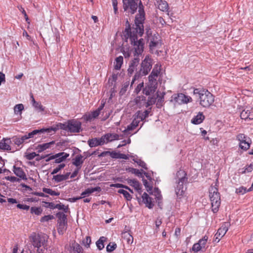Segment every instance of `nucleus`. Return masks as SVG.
Returning <instances> with one entry per match:
<instances>
[{"label":"nucleus","instance_id":"1","mask_svg":"<svg viewBox=\"0 0 253 253\" xmlns=\"http://www.w3.org/2000/svg\"><path fill=\"white\" fill-rule=\"evenodd\" d=\"M124 34L126 38L129 39L130 43L133 47L134 56H139L141 55L144 48V40L142 38L138 40L137 36L135 35L133 33H131L130 24L128 20L126 22V27Z\"/></svg>","mask_w":253,"mask_h":253},{"label":"nucleus","instance_id":"2","mask_svg":"<svg viewBox=\"0 0 253 253\" xmlns=\"http://www.w3.org/2000/svg\"><path fill=\"white\" fill-rule=\"evenodd\" d=\"M193 94L199 101V104L203 107L209 108L214 102V96L206 88H194Z\"/></svg>","mask_w":253,"mask_h":253},{"label":"nucleus","instance_id":"3","mask_svg":"<svg viewBox=\"0 0 253 253\" xmlns=\"http://www.w3.org/2000/svg\"><path fill=\"white\" fill-rule=\"evenodd\" d=\"M176 186L175 187V192L178 198L183 197L186 188L184 187V184L188 182L187 173L183 170H179L176 172Z\"/></svg>","mask_w":253,"mask_h":253},{"label":"nucleus","instance_id":"4","mask_svg":"<svg viewBox=\"0 0 253 253\" xmlns=\"http://www.w3.org/2000/svg\"><path fill=\"white\" fill-rule=\"evenodd\" d=\"M152 61L149 55H146L144 60H142L140 68L139 71H136L131 82L132 84L134 82L141 77L147 75L152 69Z\"/></svg>","mask_w":253,"mask_h":253},{"label":"nucleus","instance_id":"5","mask_svg":"<svg viewBox=\"0 0 253 253\" xmlns=\"http://www.w3.org/2000/svg\"><path fill=\"white\" fill-rule=\"evenodd\" d=\"M217 185L211 186L209 189V197L211 201V211L216 213L221 204L220 195L217 187Z\"/></svg>","mask_w":253,"mask_h":253},{"label":"nucleus","instance_id":"6","mask_svg":"<svg viewBox=\"0 0 253 253\" xmlns=\"http://www.w3.org/2000/svg\"><path fill=\"white\" fill-rule=\"evenodd\" d=\"M237 140L239 141V147L244 150H248L252 143L251 139L243 133H240L237 135Z\"/></svg>","mask_w":253,"mask_h":253},{"label":"nucleus","instance_id":"7","mask_svg":"<svg viewBox=\"0 0 253 253\" xmlns=\"http://www.w3.org/2000/svg\"><path fill=\"white\" fill-rule=\"evenodd\" d=\"M138 0H123L124 11L131 14H134L137 9Z\"/></svg>","mask_w":253,"mask_h":253},{"label":"nucleus","instance_id":"8","mask_svg":"<svg viewBox=\"0 0 253 253\" xmlns=\"http://www.w3.org/2000/svg\"><path fill=\"white\" fill-rule=\"evenodd\" d=\"M192 100V98L190 96L186 95L182 93L175 94L171 96V101H174L175 103L179 105L187 104L191 102Z\"/></svg>","mask_w":253,"mask_h":253},{"label":"nucleus","instance_id":"9","mask_svg":"<svg viewBox=\"0 0 253 253\" xmlns=\"http://www.w3.org/2000/svg\"><path fill=\"white\" fill-rule=\"evenodd\" d=\"M147 42H149V47L150 50H152L159 46H161V39L158 34L156 33L153 35H149L148 38H147Z\"/></svg>","mask_w":253,"mask_h":253},{"label":"nucleus","instance_id":"10","mask_svg":"<svg viewBox=\"0 0 253 253\" xmlns=\"http://www.w3.org/2000/svg\"><path fill=\"white\" fill-rule=\"evenodd\" d=\"M68 131L73 133H78L82 130L81 122L73 119L68 120Z\"/></svg>","mask_w":253,"mask_h":253},{"label":"nucleus","instance_id":"11","mask_svg":"<svg viewBox=\"0 0 253 253\" xmlns=\"http://www.w3.org/2000/svg\"><path fill=\"white\" fill-rule=\"evenodd\" d=\"M228 223H225L218 230L213 238V242L218 243L221 238L223 237L228 230Z\"/></svg>","mask_w":253,"mask_h":253},{"label":"nucleus","instance_id":"12","mask_svg":"<svg viewBox=\"0 0 253 253\" xmlns=\"http://www.w3.org/2000/svg\"><path fill=\"white\" fill-rule=\"evenodd\" d=\"M130 31L131 33H133L135 35L141 37L144 33V26L143 24H134L132 27L130 26Z\"/></svg>","mask_w":253,"mask_h":253},{"label":"nucleus","instance_id":"13","mask_svg":"<svg viewBox=\"0 0 253 253\" xmlns=\"http://www.w3.org/2000/svg\"><path fill=\"white\" fill-rule=\"evenodd\" d=\"M157 98L154 95L150 96L148 97L147 100L144 96L142 97L141 102L140 103H144L143 106L146 108H149V107L156 102Z\"/></svg>","mask_w":253,"mask_h":253},{"label":"nucleus","instance_id":"14","mask_svg":"<svg viewBox=\"0 0 253 253\" xmlns=\"http://www.w3.org/2000/svg\"><path fill=\"white\" fill-rule=\"evenodd\" d=\"M105 143V139L103 137L100 138H94L89 139L88 144L90 147H94L99 145H102Z\"/></svg>","mask_w":253,"mask_h":253},{"label":"nucleus","instance_id":"15","mask_svg":"<svg viewBox=\"0 0 253 253\" xmlns=\"http://www.w3.org/2000/svg\"><path fill=\"white\" fill-rule=\"evenodd\" d=\"M13 171L20 179H22L25 180L27 179L26 173L21 168L17 167L15 165H14L13 166Z\"/></svg>","mask_w":253,"mask_h":253},{"label":"nucleus","instance_id":"16","mask_svg":"<svg viewBox=\"0 0 253 253\" xmlns=\"http://www.w3.org/2000/svg\"><path fill=\"white\" fill-rule=\"evenodd\" d=\"M31 241L33 246L35 248H39L41 247L42 244L43 245L41 236L39 235H36L35 233L31 235Z\"/></svg>","mask_w":253,"mask_h":253},{"label":"nucleus","instance_id":"17","mask_svg":"<svg viewBox=\"0 0 253 253\" xmlns=\"http://www.w3.org/2000/svg\"><path fill=\"white\" fill-rule=\"evenodd\" d=\"M240 117L242 120H253V111L245 109L240 113Z\"/></svg>","mask_w":253,"mask_h":253},{"label":"nucleus","instance_id":"18","mask_svg":"<svg viewBox=\"0 0 253 253\" xmlns=\"http://www.w3.org/2000/svg\"><path fill=\"white\" fill-rule=\"evenodd\" d=\"M142 202L144 203L146 207L149 209H152L154 206V204L152 202V198L150 197L148 194L144 192L142 195Z\"/></svg>","mask_w":253,"mask_h":253},{"label":"nucleus","instance_id":"19","mask_svg":"<svg viewBox=\"0 0 253 253\" xmlns=\"http://www.w3.org/2000/svg\"><path fill=\"white\" fill-rule=\"evenodd\" d=\"M157 88L156 84H149L147 86L143 88V93L146 95H149L151 94H153Z\"/></svg>","mask_w":253,"mask_h":253},{"label":"nucleus","instance_id":"20","mask_svg":"<svg viewBox=\"0 0 253 253\" xmlns=\"http://www.w3.org/2000/svg\"><path fill=\"white\" fill-rule=\"evenodd\" d=\"M127 183L130 185L131 186H132L134 187V188L138 191V192L139 193V194H141V187L140 183L138 181H137L136 179H126Z\"/></svg>","mask_w":253,"mask_h":253},{"label":"nucleus","instance_id":"21","mask_svg":"<svg viewBox=\"0 0 253 253\" xmlns=\"http://www.w3.org/2000/svg\"><path fill=\"white\" fill-rule=\"evenodd\" d=\"M205 119V117L203 113L199 112L196 116H194L192 119L191 123L194 125H199L203 123Z\"/></svg>","mask_w":253,"mask_h":253},{"label":"nucleus","instance_id":"22","mask_svg":"<svg viewBox=\"0 0 253 253\" xmlns=\"http://www.w3.org/2000/svg\"><path fill=\"white\" fill-rule=\"evenodd\" d=\"M87 158L85 157L84 159L83 156L81 154L76 156L75 158L72 160V164L77 168H81L82 165L84 163V160Z\"/></svg>","mask_w":253,"mask_h":253},{"label":"nucleus","instance_id":"23","mask_svg":"<svg viewBox=\"0 0 253 253\" xmlns=\"http://www.w3.org/2000/svg\"><path fill=\"white\" fill-rule=\"evenodd\" d=\"M11 142L9 138H3L0 141V149L10 151L11 150L9 143Z\"/></svg>","mask_w":253,"mask_h":253},{"label":"nucleus","instance_id":"24","mask_svg":"<svg viewBox=\"0 0 253 253\" xmlns=\"http://www.w3.org/2000/svg\"><path fill=\"white\" fill-rule=\"evenodd\" d=\"M55 144V141H51L49 142L43 143L42 144H39L36 148L37 152L40 153L43 151L48 149L51 147L52 145Z\"/></svg>","mask_w":253,"mask_h":253},{"label":"nucleus","instance_id":"25","mask_svg":"<svg viewBox=\"0 0 253 253\" xmlns=\"http://www.w3.org/2000/svg\"><path fill=\"white\" fill-rule=\"evenodd\" d=\"M56 216L58 218L57 225L67 224V215L63 212H58L56 214Z\"/></svg>","mask_w":253,"mask_h":253},{"label":"nucleus","instance_id":"26","mask_svg":"<svg viewBox=\"0 0 253 253\" xmlns=\"http://www.w3.org/2000/svg\"><path fill=\"white\" fill-rule=\"evenodd\" d=\"M166 94L165 92H163L162 93L159 94V92L157 91L156 93V106L158 108H161L163 106L164 102V96Z\"/></svg>","mask_w":253,"mask_h":253},{"label":"nucleus","instance_id":"27","mask_svg":"<svg viewBox=\"0 0 253 253\" xmlns=\"http://www.w3.org/2000/svg\"><path fill=\"white\" fill-rule=\"evenodd\" d=\"M101 191V189L99 186H97L93 188H88L81 193V197H83V198L85 197L86 195H88L89 194H91L94 192H100Z\"/></svg>","mask_w":253,"mask_h":253},{"label":"nucleus","instance_id":"28","mask_svg":"<svg viewBox=\"0 0 253 253\" xmlns=\"http://www.w3.org/2000/svg\"><path fill=\"white\" fill-rule=\"evenodd\" d=\"M58 154H60V155L55 159L54 163L56 164L61 163L69 156V154L65 152H60Z\"/></svg>","mask_w":253,"mask_h":253},{"label":"nucleus","instance_id":"29","mask_svg":"<svg viewBox=\"0 0 253 253\" xmlns=\"http://www.w3.org/2000/svg\"><path fill=\"white\" fill-rule=\"evenodd\" d=\"M120 135L117 133H107L104 135V138H106L107 142H111L114 140H119Z\"/></svg>","mask_w":253,"mask_h":253},{"label":"nucleus","instance_id":"30","mask_svg":"<svg viewBox=\"0 0 253 253\" xmlns=\"http://www.w3.org/2000/svg\"><path fill=\"white\" fill-rule=\"evenodd\" d=\"M107 238L104 236H101L96 241V245L97 249L101 251L104 248V242H106Z\"/></svg>","mask_w":253,"mask_h":253},{"label":"nucleus","instance_id":"31","mask_svg":"<svg viewBox=\"0 0 253 253\" xmlns=\"http://www.w3.org/2000/svg\"><path fill=\"white\" fill-rule=\"evenodd\" d=\"M139 124V121L135 120L132 121V122L127 126L126 128L123 131V132L126 133L128 131L132 130L135 128Z\"/></svg>","mask_w":253,"mask_h":253},{"label":"nucleus","instance_id":"32","mask_svg":"<svg viewBox=\"0 0 253 253\" xmlns=\"http://www.w3.org/2000/svg\"><path fill=\"white\" fill-rule=\"evenodd\" d=\"M156 5H158V8L162 11H168L169 10L168 3L167 1L165 0H163Z\"/></svg>","mask_w":253,"mask_h":253},{"label":"nucleus","instance_id":"33","mask_svg":"<svg viewBox=\"0 0 253 253\" xmlns=\"http://www.w3.org/2000/svg\"><path fill=\"white\" fill-rule=\"evenodd\" d=\"M71 248L75 253H79L83 249L82 247L75 241L72 243Z\"/></svg>","mask_w":253,"mask_h":253},{"label":"nucleus","instance_id":"34","mask_svg":"<svg viewBox=\"0 0 253 253\" xmlns=\"http://www.w3.org/2000/svg\"><path fill=\"white\" fill-rule=\"evenodd\" d=\"M152 110V107H149L147 110H145L142 113L139 114L137 117L139 118L141 121H144L146 118H147Z\"/></svg>","mask_w":253,"mask_h":253},{"label":"nucleus","instance_id":"35","mask_svg":"<svg viewBox=\"0 0 253 253\" xmlns=\"http://www.w3.org/2000/svg\"><path fill=\"white\" fill-rule=\"evenodd\" d=\"M24 109V107L23 104H16L14 107V112L16 115H20V116L22 114V111Z\"/></svg>","mask_w":253,"mask_h":253},{"label":"nucleus","instance_id":"36","mask_svg":"<svg viewBox=\"0 0 253 253\" xmlns=\"http://www.w3.org/2000/svg\"><path fill=\"white\" fill-rule=\"evenodd\" d=\"M123 57L122 56H120L116 58V64L114 66V68L116 70H120L121 69L123 63Z\"/></svg>","mask_w":253,"mask_h":253},{"label":"nucleus","instance_id":"37","mask_svg":"<svg viewBox=\"0 0 253 253\" xmlns=\"http://www.w3.org/2000/svg\"><path fill=\"white\" fill-rule=\"evenodd\" d=\"M30 211L32 214H35L37 215H40L42 212V209L41 207H32L30 208Z\"/></svg>","mask_w":253,"mask_h":253},{"label":"nucleus","instance_id":"38","mask_svg":"<svg viewBox=\"0 0 253 253\" xmlns=\"http://www.w3.org/2000/svg\"><path fill=\"white\" fill-rule=\"evenodd\" d=\"M145 20V15L137 14L135 16L134 24H143Z\"/></svg>","mask_w":253,"mask_h":253},{"label":"nucleus","instance_id":"39","mask_svg":"<svg viewBox=\"0 0 253 253\" xmlns=\"http://www.w3.org/2000/svg\"><path fill=\"white\" fill-rule=\"evenodd\" d=\"M118 192L120 194H123L127 201H130L132 199L131 195L126 190L124 189H119Z\"/></svg>","mask_w":253,"mask_h":253},{"label":"nucleus","instance_id":"40","mask_svg":"<svg viewBox=\"0 0 253 253\" xmlns=\"http://www.w3.org/2000/svg\"><path fill=\"white\" fill-rule=\"evenodd\" d=\"M242 171L240 172V173L242 174L251 172L253 170V163H252L249 165H247L242 169Z\"/></svg>","mask_w":253,"mask_h":253},{"label":"nucleus","instance_id":"41","mask_svg":"<svg viewBox=\"0 0 253 253\" xmlns=\"http://www.w3.org/2000/svg\"><path fill=\"white\" fill-rule=\"evenodd\" d=\"M251 191L252 190H250V188L249 189H247L246 187L242 186L236 189V193L240 195H243L246 193L247 192Z\"/></svg>","mask_w":253,"mask_h":253},{"label":"nucleus","instance_id":"42","mask_svg":"<svg viewBox=\"0 0 253 253\" xmlns=\"http://www.w3.org/2000/svg\"><path fill=\"white\" fill-rule=\"evenodd\" d=\"M42 191L43 192L47 194H48L51 196H59L60 195L59 192L53 191L50 188H43Z\"/></svg>","mask_w":253,"mask_h":253},{"label":"nucleus","instance_id":"43","mask_svg":"<svg viewBox=\"0 0 253 253\" xmlns=\"http://www.w3.org/2000/svg\"><path fill=\"white\" fill-rule=\"evenodd\" d=\"M117 244L115 242L110 243L106 247V251L111 253L114 251L117 248Z\"/></svg>","mask_w":253,"mask_h":253},{"label":"nucleus","instance_id":"44","mask_svg":"<svg viewBox=\"0 0 253 253\" xmlns=\"http://www.w3.org/2000/svg\"><path fill=\"white\" fill-rule=\"evenodd\" d=\"M67 224H58L57 225V231L59 234H63L66 230Z\"/></svg>","mask_w":253,"mask_h":253},{"label":"nucleus","instance_id":"45","mask_svg":"<svg viewBox=\"0 0 253 253\" xmlns=\"http://www.w3.org/2000/svg\"><path fill=\"white\" fill-rule=\"evenodd\" d=\"M44 129H35L33 130L32 132H29L28 134H26L28 139L32 138L33 136L39 133V132H43Z\"/></svg>","mask_w":253,"mask_h":253},{"label":"nucleus","instance_id":"46","mask_svg":"<svg viewBox=\"0 0 253 253\" xmlns=\"http://www.w3.org/2000/svg\"><path fill=\"white\" fill-rule=\"evenodd\" d=\"M208 238H209L208 236L205 235L202 239L199 240L198 243L200 244L202 248H205Z\"/></svg>","mask_w":253,"mask_h":253},{"label":"nucleus","instance_id":"47","mask_svg":"<svg viewBox=\"0 0 253 253\" xmlns=\"http://www.w3.org/2000/svg\"><path fill=\"white\" fill-rule=\"evenodd\" d=\"M202 249H203L202 247L201 246L200 244L198 242V243H195L193 245V246L190 250L195 253H197V252L201 251Z\"/></svg>","mask_w":253,"mask_h":253},{"label":"nucleus","instance_id":"48","mask_svg":"<svg viewBox=\"0 0 253 253\" xmlns=\"http://www.w3.org/2000/svg\"><path fill=\"white\" fill-rule=\"evenodd\" d=\"M138 4L137 3V8H138V14L145 15V12L144 9V6L142 4V1L139 0H138Z\"/></svg>","mask_w":253,"mask_h":253},{"label":"nucleus","instance_id":"49","mask_svg":"<svg viewBox=\"0 0 253 253\" xmlns=\"http://www.w3.org/2000/svg\"><path fill=\"white\" fill-rule=\"evenodd\" d=\"M91 243V239L90 236H86L85 239L83 241V244L86 248H89L90 247Z\"/></svg>","mask_w":253,"mask_h":253},{"label":"nucleus","instance_id":"50","mask_svg":"<svg viewBox=\"0 0 253 253\" xmlns=\"http://www.w3.org/2000/svg\"><path fill=\"white\" fill-rule=\"evenodd\" d=\"M57 127L58 128V130L60 129L64 130L66 131H67V130L68 131V127H67V126L68 125V121L64 123H59L57 124Z\"/></svg>","mask_w":253,"mask_h":253},{"label":"nucleus","instance_id":"51","mask_svg":"<svg viewBox=\"0 0 253 253\" xmlns=\"http://www.w3.org/2000/svg\"><path fill=\"white\" fill-rule=\"evenodd\" d=\"M52 179L57 183L65 180L63 174H57L53 175Z\"/></svg>","mask_w":253,"mask_h":253},{"label":"nucleus","instance_id":"52","mask_svg":"<svg viewBox=\"0 0 253 253\" xmlns=\"http://www.w3.org/2000/svg\"><path fill=\"white\" fill-rule=\"evenodd\" d=\"M143 185L145 187L147 191L148 192L151 191L152 190L153 186L151 184H150L147 180L145 179H142Z\"/></svg>","mask_w":253,"mask_h":253},{"label":"nucleus","instance_id":"53","mask_svg":"<svg viewBox=\"0 0 253 253\" xmlns=\"http://www.w3.org/2000/svg\"><path fill=\"white\" fill-rule=\"evenodd\" d=\"M54 218V216L52 215H44L41 218L40 221L41 222H44L48 221L50 220L53 219Z\"/></svg>","mask_w":253,"mask_h":253},{"label":"nucleus","instance_id":"54","mask_svg":"<svg viewBox=\"0 0 253 253\" xmlns=\"http://www.w3.org/2000/svg\"><path fill=\"white\" fill-rule=\"evenodd\" d=\"M34 107L39 112H43L45 109V107L42 105L40 102H38L37 104L35 105Z\"/></svg>","mask_w":253,"mask_h":253},{"label":"nucleus","instance_id":"55","mask_svg":"<svg viewBox=\"0 0 253 253\" xmlns=\"http://www.w3.org/2000/svg\"><path fill=\"white\" fill-rule=\"evenodd\" d=\"M139 61H140V59H139V56H134V58H133V59H132L130 61L129 65L136 67L138 66V65L139 64Z\"/></svg>","mask_w":253,"mask_h":253},{"label":"nucleus","instance_id":"56","mask_svg":"<svg viewBox=\"0 0 253 253\" xmlns=\"http://www.w3.org/2000/svg\"><path fill=\"white\" fill-rule=\"evenodd\" d=\"M125 238H126L127 244H131L132 243L133 238L129 233L126 232L125 233Z\"/></svg>","mask_w":253,"mask_h":253},{"label":"nucleus","instance_id":"57","mask_svg":"<svg viewBox=\"0 0 253 253\" xmlns=\"http://www.w3.org/2000/svg\"><path fill=\"white\" fill-rule=\"evenodd\" d=\"M5 179L6 180H8V181H11V182H20V179L19 178H17L15 176H5Z\"/></svg>","mask_w":253,"mask_h":253},{"label":"nucleus","instance_id":"58","mask_svg":"<svg viewBox=\"0 0 253 253\" xmlns=\"http://www.w3.org/2000/svg\"><path fill=\"white\" fill-rule=\"evenodd\" d=\"M135 163H136L140 167H142L145 169H147V167L146 166V164L143 161L141 160H133Z\"/></svg>","mask_w":253,"mask_h":253},{"label":"nucleus","instance_id":"59","mask_svg":"<svg viewBox=\"0 0 253 253\" xmlns=\"http://www.w3.org/2000/svg\"><path fill=\"white\" fill-rule=\"evenodd\" d=\"M128 85H129L128 82H126L125 84H124L122 86V88L121 89L120 93L122 94H124L127 90Z\"/></svg>","mask_w":253,"mask_h":253},{"label":"nucleus","instance_id":"60","mask_svg":"<svg viewBox=\"0 0 253 253\" xmlns=\"http://www.w3.org/2000/svg\"><path fill=\"white\" fill-rule=\"evenodd\" d=\"M36 156H39V155L35 152L30 153L26 155V159L28 160H33Z\"/></svg>","mask_w":253,"mask_h":253},{"label":"nucleus","instance_id":"61","mask_svg":"<svg viewBox=\"0 0 253 253\" xmlns=\"http://www.w3.org/2000/svg\"><path fill=\"white\" fill-rule=\"evenodd\" d=\"M16 207L20 210H23L26 211H28L30 209L29 206L21 204H18L16 205Z\"/></svg>","mask_w":253,"mask_h":253},{"label":"nucleus","instance_id":"62","mask_svg":"<svg viewBox=\"0 0 253 253\" xmlns=\"http://www.w3.org/2000/svg\"><path fill=\"white\" fill-rule=\"evenodd\" d=\"M136 67L133 66H131L129 64V67L127 69V74L129 76H131L136 70Z\"/></svg>","mask_w":253,"mask_h":253},{"label":"nucleus","instance_id":"63","mask_svg":"<svg viewBox=\"0 0 253 253\" xmlns=\"http://www.w3.org/2000/svg\"><path fill=\"white\" fill-rule=\"evenodd\" d=\"M160 73V71L157 69L154 68L150 75V78H152V77L157 78Z\"/></svg>","mask_w":253,"mask_h":253},{"label":"nucleus","instance_id":"64","mask_svg":"<svg viewBox=\"0 0 253 253\" xmlns=\"http://www.w3.org/2000/svg\"><path fill=\"white\" fill-rule=\"evenodd\" d=\"M109 153L110 154V156L113 159H120V152H115V151H112V152H109Z\"/></svg>","mask_w":253,"mask_h":253}]
</instances>
